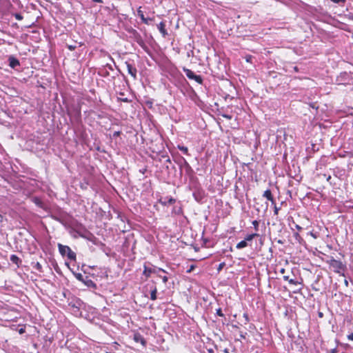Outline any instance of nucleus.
<instances>
[{
    "label": "nucleus",
    "instance_id": "obj_1",
    "mask_svg": "<svg viewBox=\"0 0 353 353\" xmlns=\"http://www.w3.org/2000/svg\"><path fill=\"white\" fill-rule=\"evenodd\" d=\"M327 263L329 265L330 268L334 272L342 275L344 274L345 265H344L341 261L336 260L333 257H331L330 260L327 261Z\"/></svg>",
    "mask_w": 353,
    "mask_h": 353
},
{
    "label": "nucleus",
    "instance_id": "obj_2",
    "mask_svg": "<svg viewBox=\"0 0 353 353\" xmlns=\"http://www.w3.org/2000/svg\"><path fill=\"white\" fill-rule=\"evenodd\" d=\"M58 248L59 252L62 256H66L68 259L71 261L76 260V254L69 246L58 243Z\"/></svg>",
    "mask_w": 353,
    "mask_h": 353
},
{
    "label": "nucleus",
    "instance_id": "obj_3",
    "mask_svg": "<svg viewBox=\"0 0 353 353\" xmlns=\"http://www.w3.org/2000/svg\"><path fill=\"white\" fill-rule=\"evenodd\" d=\"M125 65L127 68L128 74H130L134 79H136L137 73V68L128 61L125 62Z\"/></svg>",
    "mask_w": 353,
    "mask_h": 353
},
{
    "label": "nucleus",
    "instance_id": "obj_4",
    "mask_svg": "<svg viewBox=\"0 0 353 353\" xmlns=\"http://www.w3.org/2000/svg\"><path fill=\"white\" fill-rule=\"evenodd\" d=\"M159 202L162 205H172L174 204L175 202H176V199L172 198V197H170L169 198L168 200H167V198H164V199H160Z\"/></svg>",
    "mask_w": 353,
    "mask_h": 353
},
{
    "label": "nucleus",
    "instance_id": "obj_5",
    "mask_svg": "<svg viewBox=\"0 0 353 353\" xmlns=\"http://www.w3.org/2000/svg\"><path fill=\"white\" fill-rule=\"evenodd\" d=\"M157 28L163 37H165L168 35V32L165 29V23L164 21L160 22L157 26Z\"/></svg>",
    "mask_w": 353,
    "mask_h": 353
},
{
    "label": "nucleus",
    "instance_id": "obj_6",
    "mask_svg": "<svg viewBox=\"0 0 353 353\" xmlns=\"http://www.w3.org/2000/svg\"><path fill=\"white\" fill-rule=\"evenodd\" d=\"M8 60H9V65L12 68H14L17 66H19L20 65L19 61L14 57H10Z\"/></svg>",
    "mask_w": 353,
    "mask_h": 353
},
{
    "label": "nucleus",
    "instance_id": "obj_7",
    "mask_svg": "<svg viewBox=\"0 0 353 353\" xmlns=\"http://www.w3.org/2000/svg\"><path fill=\"white\" fill-rule=\"evenodd\" d=\"M10 261L17 265V266L19 268L20 265L21 264V260L19 259V256H17L16 254H12L10 256Z\"/></svg>",
    "mask_w": 353,
    "mask_h": 353
},
{
    "label": "nucleus",
    "instance_id": "obj_8",
    "mask_svg": "<svg viewBox=\"0 0 353 353\" xmlns=\"http://www.w3.org/2000/svg\"><path fill=\"white\" fill-rule=\"evenodd\" d=\"M137 14L141 18L142 22L144 24H148V19L145 17L143 11L141 10V7H139L137 10Z\"/></svg>",
    "mask_w": 353,
    "mask_h": 353
},
{
    "label": "nucleus",
    "instance_id": "obj_9",
    "mask_svg": "<svg viewBox=\"0 0 353 353\" xmlns=\"http://www.w3.org/2000/svg\"><path fill=\"white\" fill-rule=\"evenodd\" d=\"M134 340L136 342H140L142 345H145V341L140 334H135L134 335Z\"/></svg>",
    "mask_w": 353,
    "mask_h": 353
},
{
    "label": "nucleus",
    "instance_id": "obj_10",
    "mask_svg": "<svg viewBox=\"0 0 353 353\" xmlns=\"http://www.w3.org/2000/svg\"><path fill=\"white\" fill-rule=\"evenodd\" d=\"M152 272H154V271L152 268L147 267L145 265H144V270H143V275H145L146 276V278L150 277V274Z\"/></svg>",
    "mask_w": 353,
    "mask_h": 353
},
{
    "label": "nucleus",
    "instance_id": "obj_11",
    "mask_svg": "<svg viewBox=\"0 0 353 353\" xmlns=\"http://www.w3.org/2000/svg\"><path fill=\"white\" fill-rule=\"evenodd\" d=\"M183 72H185V75L187 76V77L190 79H192V78L194 77V75L195 74L194 73V72H192L191 70L188 69V68H183Z\"/></svg>",
    "mask_w": 353,
    "mask_h": 353
},
{
    "label": "nucleus",
    "instance_id": "obj_12",
    "mask_svg": "<svg viewBox=\"0 0 353 353\" xmlns=\"http://www.w3.org/2000/svg\"><path fill=\"white\" fill-rule=\"evenodd\" d=\"M263 196L266 198L268 201H270L273 196L272 193L270 189L266 190L263 194Z\"/></svg>",
    "mask_w": 353,
    "mask_h": 353
},
{
    "label": "nucleus",
    "instance_id": "obj_13",
    "mask_svg": "<svg viewBox=\"0 0 353 353\" xmlns=\"http://www.w3.org/2000/svg\"><path fill=\"white\" fill-rule=\"evenodd\" d=\"M259 234H257V233H252V234H249L248 235L245 236V239L246 241H251L252 240H253L255 237L256 236H259Z\"/></svg>",
    "mask_w": 353,
    "mask_h": 353
},
{
    "label": "nucleus",
    "instance_id": "obj_14",
    "mask_svg": "<svg viewBox=\"0 0 353 353\" xmlns=\"http://www.w3.org/2000/svg\"><path fill=\"white\" fill-rule=\"evenodd\" d=\"M248 246V243L245 240H243L238 243L236 245V248L239 250L244 248Z\"/></svg>",
    "mask_w": 353,
    "mask_h": 353
},
{
    "label": "nucleus",
    "instance_id": "obj_15",
    "mask_svg": "<svg viewBox=\"0 0 353 353\" xmlns=\"http://www.w3.org/2000/svg\"><path fill=\"white\" fill-rule=\"evenodd\" d=\"M33 202L39 207L43 208V203L39 197H34Z\"/></svg>",
    "mask_w": 353,
    "mask_h": 353
},
{
    "label": "nucleus",
    "instance_id": "obj_16",
    "mask_svg": "<svg viewBox=\"0 0 353 353\" xmlns=\"http://www.w3.org/2000/svg\"><path fill=\"white\" fill-rule=\"evenodd\" d=\"M178 149L181 151L185 155H188L189 156L190 154H189V151H188V148L185 146H183V145H178L177 146Z\"/></svg>",
    "mask_w": 353,
    "mask_h": 353
},
{
    "label": "nucleus",
    "instance_id": "obj_17",
    "mask_svg": "<svg viewBox=\"0 0 353 353\" xmlns=\"http://www.w3.org/2000/svg\"><path fill=\"white\" fill-rule=\"evenodd\" d=\"M301 281H299L298 280H296V279H289V280L288 281L291 285H301L302 284L303 279H301Z\"/></svg>",
    "mask_w": 353,
    "mask_h": 353
},
{
    "label": "nucleus",
    "instance_id": "obj_18",
    "mask_svg": "<svg viewBox=\"0 0 353 353\" xmlns=\"http://www.w3.org/2000/svg\"><path fill=\"white\" fill-rule=\"evenodd\" d=\"M192 79L194 80L196 82H197L199 84L203 83V79H202L201 76H200V75L194 74V77L192 78Z\"/></svg>",
    "mask_w": 353,
    "mask_h": 353
},
{
    "label": "nucleus",
    "instance_id": "obj_19",
    "mask_svg": "<svg viewBox=\"0 0 353 353\" xmlns=\"http://www.w3.org/2000/svg\"><path fill=\"white\" fill-rule=\"evenodd\" d=\"M192 79L194 80L196 82H197L199 84L203 83V79H202L201 76H200V75L194 74V77L192 78Z\"/></svg>",
    "mask_w": 353,
    "mask_h": 353
},
{
    "label": "nucleus",
    "instance_id": "obj_20",
    "mask_svg": "<svg viewBox=\"0 0 353 353\" xmlns=\"http://www.w3.org/2000/svg\"><path fill=\"white\" fill-rule=\"evenodd\" d=\"M157 288L154 287V288L153 290H152L151 292H150V299L154 301L157 299Z\"/></svg>",
    "mask_w": 353,
    "mask_h": 353
},
{
    "label": "nucleus",
    "instance_id": "obj_21",
    "mask_svg": "<svg viewBox=\"0 0 353 353\" xmlns=\"http://www.w3.org/2000/svg\"><path fill=\"white\" fill-rule=\"evenodd\" d=\"M33 268L34 269H36L37 270H38L39 272H43L42 265L39 262H37L36 263H34V265H33Z\"/></svg>",
    "mask_w": 353,
    "mask_h": 353
},
{
    "label": "nucleus",
    "instance_id": "obj_22",
    "mask_svg": "<svg viewBox=\"0 0 353 353\" xmlns=\"http://www.w3.org/2000/svg\"><path fill=\"white\" fill-rule=\"evenodd\" d=\"M253 226H254V228L256 231H258L259 230V221H257V220H254L252 222Z\"/></svg>",
    "mask_w": 353,
    "mask_h": 353
},
{
    "label": "nucleus",
    "instance_id": "obj_23",
    "mask_svg": "<svg viewBox=\"0 0 353 353\" xmlns=\"http://www.w3.org/2000/svg\"><path fill=\"white\" fill-rule=\"evenodd\" d=\"M295 239L299 242V243H302L303 241V238L300 236V234L297 232L294 234Z\"/></svg>",
    "mask_w": 353,
    "mask_h": 353
},
{
    "label": "nucleus",
    "instance_id": "obj_24",
    "mask_svg": "<svg viewBox=\"0 0 353 353\" xmlns=\"http://www.w3.org/2000/svg\"><path fill=\"white\" fill-rule=\"evenodd\" d=\"M12 15L18 21H21L23 19V16L20 13H14V14H12Z\"/></svg>",
    "mask_w": 353,
    "mask_h": 353
},
{
    "label": "nucleus",
    "instance_id": "obj_25",
    "mask_svg": "<svg viewBox=\"0 0 353 353\" xmlns=\"http://www.w3.org/2000/svg\"><path fill=\"white\" fill-rule=\"evenodd\" d=\"M308 234H310L312 237H313L314 239H317L319 237V233L317 232H314L312 231L308 233Z\"/></svg>",
    "mask_w": 353,
    "mask_h": 353
},
{
    "label": "nucleus",
    "instance_id": "obj_26",
    "mask_svg": "<svg viewBox=\"0 0 353 353\" xmlns=\"http://www.w3.org/2000/svg\"><path fill=\"white\" fill-rule=\"evenodd\" d=\"M86 285L89 287L92 286V287H95L96 286V284L91 280H89L86 282Z\"/></svg>",
    "mask_w": 353,
    "mask_h": 353
},
{
    "label": "nucleus",
    "instance_id": "obj_27",
    "mask_svg": "<svg viewBox=\"0 0 353 353\" xmlns=\"http://www.w3.org/2000/svg\"><path fill=\"white\" fill-rule=\"evenodd\" d=\"M216 314L219 316H224L223 313L222 312L221 308H219L216 310Z\"/></svg>",
    "mask_w": 353,
    "mask_h": 353
},
{
    "label": "nucleus",
    "instance_id": "obj_28",
    "mask_svg": "<svg viewBox=\"0 0 353 353\" xmlns=\"http://www.w3.org/2000/svg\"><path fill=\"white\" fill-rule=\"evenodd\" d=\"M279 210H280V208H279L276 206V205H274V215H278Z\"/></svg>",
    "mask_w": 353,
    "mask_h": 353
},
{
    "label": "nucleus",
    "instance_id": "obj_29",
    "mask_svg": "<svg viewBox=\"0 0 353 353\" xmlns=\"http://www.w3.org/2000/svg\"><path fill=\"white\" fill-rule=\"evenodd\" d=\"M159 277H161V279H162V281H163V282L164 283H166L168 282V276H161V275H159Z\"/></svg>",
    "mask_w": 353,
    "mask_h": 353
},
{
    "label": "nucleus",
    "instance_id": "obj_30",
    "mask_svg": "<svg viewBox=\"0 0 353 353\" xmlns=\"http://www.w3.org/2000/svg\"><path fill=\"white\" fill-rule=\"evenodd\" d=\"M347 338L348 340L353 341V330L347 335Z\"/></svg>",
    "mask_w": 353,
    "mask_h": 353
},
{
    "label": "nucleus",
    "instance_id": "obj_31",
    "mask_svg": "<svg viewBox=\"0 0 353 353\" xmlns=\"http://www.w3.org/2000/svg\"><path fill=\"white\" fill-rule=\"evenodd\" d=\"M195 265H191L190 268L187 270V273H190L192 271H193L195 268Z\"/></svg>",
    "mask_w": 353,
    "mask_h": 353
},
{
    "label": "nucleus",
    "instance_id": "obj_32",
    "mask_svg": "<svg viewBox=\"0 0 353 353\" xmlns=\"http://www.w3.org/2000/svg\"><path fill=\"white\" fill-rule=\"evenodd\" d=\"M224 266H225V263H224V262L221 263L219 265L218 271L221 270Z\"/></svg>",
    "mask_w": 353,
    "mask_h": 353
},
{
    "label": "nucleus",
    "instance_id": "obj_33",
    "mask_svg": "<svg viewBox=\"0 0 353 353\" xmlns=\"http://www.w3.org/2000/svg\"><path fill=\"white\" fill-rule=\"evenodd\" d=\"M18 332L20 334H22L26 332V329L25 327H21L20 329H19Z\"/></svg>",
    "mask_w": 353,
    "mask_h": 353
},
{
    "label": "nucleus",
    "instance_id": "obj_34",
    "mask_svg": "<svg viewBox=\"0 0 353 353\" xmlns=\"http://www.w3.org/2000/svg\"><path fill=\"white\" fill-rule=\"evenodd\" d=\"M332 2L336 3H345L346 0H331Z\"/></svg>",
    "mask_w": 353,
    "mask_h": 353
},
{
    "label": "nucleus",
    "instance_id": "obj_35",
    "mask_svg": "<svg viewBox=\"0 0 353 353\" xmlns=\"http://www.w3.org/2000/svg\"><path fill=\"white\" fill-rule=\"evenodd\" d=\"M247 332H241L240 337L245 339L246 338Z\"/></svg>",
    "mask_w": 353,
    "mask_h": 353
},
{
    "label": "nucleus",
    "instance_id": "obj_36",
    "mask_svg": "<svg viewBox=\"0 0 353 353\" xmlns=\"http://www.w3.org/2000/svg\"><path fill=\"white\" fill-rule=\"evenodd\" d=\"M77 48L76 46L68 45V48L70 50H74Z\"/></svg>",
    "mask_w": 353,
    "mask_h": 353
},
{
    "label": "nucleus",
    "instance_id": "obj_37",
    "mask_svg": "<svg viewBox=\"0 0 353 353\" xmlns=\"http://www.w3.org/2000/svg\"><path fill=\"white\" fill-rule=\"evenodd\" d=\"M279 272L280 274H284L285 272V269L284 268H281L279 270Z\"/></svg>",
    "mask_w": 353,
    "mask_h": 353
},
{
    "label": "nucleus",
    "instance_id": "obj_38",
    "mask_svg": "<svg viewBox=\"0 0 353 353\" xmlns=\"http://www.w3.org/2000/svg\"><path fill=\"white\" fill-rule=\"evenodd\" d=\"M270 201L271 202V203H272V205L273 206L276 205V204L275 199H274V197H272V198L270 200Z\"/></svg>",
    "mask_w": 353,
    "mask_h": 353
},
{
    "label": "nucleus",
    "instance_id": "obj_39",
    "mask_svg": "<svg viewBox=\"0 0 353 353\" xmlns=\"http://www.w3.org/2000/svg\"><path fill=\"white\" fill-rule=\"evenodd\" d=\"M283 280H284V281H288L289 280V279H290V276H287V275H284V276H283Z\"/></svg>",
    "mask_w": 353,
    "mask_h": 353
},
{
    "label": "nucleus",
    "instance_id": "obj_40",
    "mask_svg": "<svg viewBox=\"0 0 353 353\" xmlns=\"http://www.w3.org/2000/svg\"><path fill=\"white\" fill-rule=\"evenodd\" d=\"M146 19H148V24L147 25H149V22L150 21H152L154 20V18L146 17Z\"/></svg>",
    "mask_w": 353,
    "mask_h": 353
},
{
    "label": "nucleus",
    "instance_id": "obj_41",
    "mask_svg": "<svg viewBox=\"0 0 353 353\" xmlns=\"http://www.w3.org/2000/svg\"><path fill=\"white\" fill-rule=\"evenodd\" d=\"M223 117L226 118V119H231V118H232L231 116L228 115V114H223Z\"/></svg>",
    "mask_w": 353,
    "mask_h": 353
},
{
    "label": "nucleus",
    "instance_id": "obj_42",
    "mask_svg": "<svg viewBox=\"0 0 353 353\" xmlns=\"http://www.w3.org/2000/svg\"><path fill=\"white\" fill-rule=\"evenodd\" d=\"M183 212L181 208H179V210L177 211H176L175 212L177 213V214H181Z\"/></svg>",
    "mask_w": 353,
    "mask_h": 353
},
{
    "label": "nucleus",
    "instance_id": "obj_43",
    "mask_svg": "<svg viewBox=\"0 0 353 353\" xmlns=\"http://www.w3.org/2000/svg\"><path fill=\"white\" fill-rule=\"evenodd\" d=\"M121 134V132L118 131V132H115L114 133V137H117V136H119Z\"/></svg>",
    "mask_w": 353,
    "mask_h": 353
},
{
    "label": "nucleus",
    "instance_id": "obj_44",
    "mask_svg": "<svg viewBox=\"0 0 353 353\" xmlns=\"http://www.w3.org/2000/svg\"><path fill=\"white\" fill-rule=\"evenodd\" d=\"M92 1H94L95 3H103L102 0H92Z\"/></svg>",
    "mask_w": 353,
    "mask_h": 353
},
{
    "label": "nucleus",
    "instance_id": "obj_45",
    "mask_svg": "<svg viewBox=\"0 0 353 353\" xmlns=\"http://www.w3.org/2000/svg\"><path fill=\"white\" fill-rule=\"evenodd\" d=\"M337 352V350L336 348H334L332 350H331V352L330 353H336Z\"/></svg>",
    "mask_w": 353,
    "mask_h": 353
},
{
    "label": "nucleus",
    "instance_id": "obj_46",
    "mask_svg": "<svg viewBox=\"0 0 353 353\" xmlns=\"http://www.w3.org/2000/svg\"><path fill=\"white\" fill-rule=\"evenodd\" d=\"M301 290V288L299 289L298 290L293 291L294 293H299Z\"/></svg>",
    "mask_w": 353,
    "mask_h": 353
},
{
    "label": "nucleus",
    "instance_id": "obj_47",
    "mask_svg": "<svg viewBox=\"0 0 353 353\" xmlns=\"http://www.w3.org/2000/svg\"><path fill=\"white\" fill-rule=\"evenodd\" d=\"M159 271H161V272H163L164 273H166V272L164 270L161 269V268H159Z\"/></svg>",
    "mask_w": 353,
    "mask_h": 353
},
{
    "label": "nucleus",
    "instance_id": "obj_48",
    "mask_svg": "<svg viewBox=\"0 0 353 353\" xmlns=\"http://www.w3.org/2000/svg\"><path fill=\"white\" fill-rule=\"evenodd\" d=\"M81 277H82V275H81V274H79V276H77V278H78L79 279H81Z\"/></svg>",
    "mask_w": 353,
    "mask_h": 353
},
{
    "label": "nucleus",
    "instance_id": "obj_49",
    "mask_svg": "<svg viewBox=\"0 0 353 353\" xmlns=\"http://www.w3.org/2000/svg\"><path fill=\"white\" fill-rule=\"evenodd\" d=\"M319 317H322L323 316V313L322 312H319Z\"/></svg>",
    "mask_w": 353,
    "mask_h": 353
},
{
    "label": "nucleus",
    "instance_id": "obj_50",
    "mask_svg": "<svg viewBox=\"0 0 353 353\" xmlns=\"http://www.w3.org/2000/svg\"><path fill=\"white\" fill-rule=\"evenodd\" d=\"M244 316H245V318L248 319V314H245Z\"/></svg>",
    "mask_w": 353,
    "mask_h": 353
},
{
    "label": "nucleus",
    "instance_id": "obj_51",
    "mask_svg": "<svg viewBox=\"0 0 353 353\" xmlns=\"http://www.w3.org/2000/svg\"><path fill=\"white\" fill-rule=\"evenodd\" d=\"M123 101H128V99H123Z\"/></svg>",
    "mask_w": 353,
    "mask_h": 353
},
{
    "label": "nucleus",
    "instance_id": "obj_52",
    "mask_svg": "<svg viewBox=\"0 0 353 353\" xmlns=\"http://www.w3.org/2000/svg\"><path fill=\"white\" fill-rule=\"evenodd\" d=\"M225 353H229V352L227 350H225Z\"/></svg>",
    "mask_w": 353,
    "mask_h": 353
},
{
    "label": "nucleus",
    "instance_id": "obj_53",
    "mask_svg": "<svg viewBox=\"0 0 353 353\" xmlns=\"http://www.w3.org/2000/svg\"><path fill=\"white\" fill-rule=\"evenodd\" d=\"M350 19L353 21V15L351 17Z\"/></svg>",
    "mask_w": 353,
    "mask_h": 353
},
{
    "label": "nucleus",
    "instance_id": "obj_54",
    "mask_svg": "<svg viewBox=\"0 0 353 353\" xmlns=\"http://www.w3.org/2000/svg\"><path fill=\"white\" fill-rule=\"evenodd\" d=\"M345 284H346V285H347V281H345Z\"/></svg>",
    "mask_w": 353,
    "mask_h": 353
},
{
    "label": "nucleus",
    "instance_id": "obj_55",
    "mask_svg": "<svg viewBox=\"0 0 353 353\" xmlns=\"http://www.w3.org/2000/svg\"><path fill=\"white\" fill-rule=\"evenodd\" d=\"M105 353H110V352H105Z\"/></svg>",
    "mask_w": 353,
    "mask_h": 353
}]
</instances>
